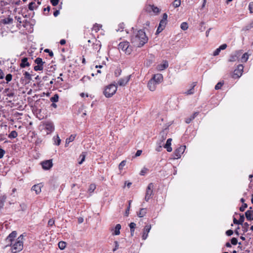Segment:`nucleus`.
Masks as SVG:
<instances>
[{"mask_svg": "<svg viewBox=\"0 0 253 253\" xmlns=\"http://www.w3.org/2000/svg\"><path fill=\"white\" fill-rule=\"evenodd\" d=\"M44 52H47L48 53H49V55L50 56V57H52L53 56V53L52 51H50L49 49H45L44 50Z\"/></svg>", "mask_w": 253, "mask_h": 253, "instance_id": "nucleus-58", "label": "nucleus"}, {"mask_svg": "<svg viewBox=\"0 0 253 253\" xmlns=\"http://www.w3.org/2000/svg\"><path fill=\"white\" fill-rule=\"evenodd\" d=\"M126 164V161L124 160L121 162V163L119 165V169L121 170L123 169L124 167Z\"/></svg>", "mask_w": 253, "mask_h": 253, "instance_id": "nucleus-42", "label": "nucleus"}, {"mask_svg": "<svg viewBox=\"0 0 253 253\" xmlns=\"http://www.w3.org/2000/svg\"><path fill=\"white\" fill-rule=\"evenodd\" d=\"M253 28V20L248 25L245 26L244 28H243L242 31H249L252 28Z\"/></svg>", "mask_w": 253, "mask_h": 253, "instance_id": "nucleus-26", "label": "nucleus"}, {"mask_svg": "<svg viewBox=\"0 0 253 253\" xmlns=\"http://www.w3.org/2000/svg\"><path fill=\"white\" fill-rule=\"evenodd\" d=\"M158 84L154 81V80H150L148 82L147 86L150 90L154 91L156 90L157 86Z\"/></svg>", "mask_w": 253, "mask_h": 253, "instance_id": "nucleus-14", "label": "nucleus"}, {"mask_svg": "<svg viewBox=\"0 0 253 253\" xmlns=\"http://www.w3.org/2000/svg\"><path fill=\"white\" fill-rule=\"evenodd\" d=\"M147 212V209L145 208H142L139 211L137 212V215L139 217H144Z\"/></svg>", "mask_w": 253, "mask_h": 253, "instance_id": "nucleus-22", "label": "nucleus"}, {"mask_svg": "<svg viewBox=\"0 0 253 253\" xmlns=\"http://www.w3.org/2000/svg\"><path fill=\"white\" fill-rule=\"evenodd\" d=\"M223 85V83H221V82H219L215 86V89L216 90H217V89H219L221 88V87L222 86V85Z\"/></svg>", "mask_w": 253, "mask_h": 253, "instance_id": "nucleus-50", "label": "nucleus"}, {"mask_svg": "<svg viewBox=\"0 0 253 253\" xmlns=\"http://www.w3.org/2000/svg\"><path fill=\"white\" fill-rule=\"evenodd\" d=\"M227 45L225 43H224V44H222V45H221L219 47L220 48V49L221 50H224L226 48Z\"/></svg>", "mask_w": 253, "mask_h": 253, "instance_id": "nucleus-63", "label": "nucleus"}, {"mask_svg": "<svg viewBox=\"0 0 253 253\" xmlns=\"http://www.w3.org/2000/svg\"><path fill=\"white\" fill-rule=\"evenodd\" d=\"M231 243L233 245H236L238 243L237 239L236 238H232L231 240Z\"/></svg>", "mask_w": 253, "mask_h": 253, "instance_id": "nucleus-49", "label": "nucleus"}, {"mask_svg": "<svg viewBox=\"0 0 253 253\" xmlns=\"http://www.w3.org/2000/svg\"><path fill=\"white\" fill-rule=\"evenodd\" d=\"M221 51V49H220L219 47L217 48L213 53V55L215 56H217L218 55L220 52Z\"/></svg>", "mask_w": 253, "mask_h": 253, "instance_id": "nucleus-46", "label": "nucleus"}, {"mask_svg": "<svg viewBox=\"0 0 253 253\" xmlns=\"http://www.w3.org/2000/svg\"><path fill=\"white\" fill-rule=\"evenodd\" d=\"M86 156V153L84 152H83L81 155L80 156V158H81L80 161L79 162V164L81 165L85 160V158Z\"/></svg>", "mask_w": 253, "mask_h": 253, "instance_id": "nucleus-31", "label": "nucleus"}, {"mask_svg": "<svg viewBox=\"0 0 253 253\" xmlns=\"http://www.w3.org/2000/svg\"><path fill=\"white\" fill-rule=\"evenodd\" d=\"M31 190L35 191L36 194H38L41 192V187L39 184L34 185Z\"/></svg>", "mask_w": 253, "mask_h": 253, "instance_id": "nucleus-21", "label": "nucleus"}, {"mask_svg": "<svg viewBox=\"0 0 253 253\" xmlns=\"http://www.w3.org/2000/svg\"><path fill=\"white\" fill-rule=\"evenodd\" d=\"M248 205L247 204L244 203L242 206L240 208V211H244L246 208H247Z\"/></svg>", "mask_w": 253, "mask_h": 253, "instance_id": "nucleus-47", "label": "nucleus"}, {"mask_svg": "<svg viewBox=\"0 0 253 253\" xmlns=\"http://www.w3.org/2000/svg\"><path fill=\"white\" fill-rule=\"evenodd\" d=\"M152 11L156 13H158L160 12L159 9L157 7H155L154 5H150Z\"/></svg>", "mask_w": 253, "mask_h": 253, "instance_id": "nucleus-41", "label": "nucleus"}, {"mask_svg": "<svg viewBox=\"0 0 253 253\" xmlns=\"http://www.w3.org/2000/svg\"><path fill=\"white\" fill-rule=\"evenodd\" d=\"M50 2L53 6H56L59 2V0H50Z\"/></svg>", "mask_w": 253, "mask_h": 253, "instance_id": "nucleus-53", "label": "nucleus"}, {"mask_svg": "<svg viewBox=\"0 0 253 253\" xmlns=\"http://www.w3.org/2000/svg\"><path fill=\"white\" fill-rule=\"evenodd\" d=\"M186 147L185 146H181L177 148L174 151L173 156L174 159H177L180 158L181 155L183 153L185 150Z\"/></svg>", "mask_w": 253, "mask_h": 253, "instance_id": "nucleus-7", "label": "nucleus"}, {"mask_svg": "<svg viewBox=\"0 0 253 253\" xmlns=\"http://www.w3.org/2000/svg\"><path fill=\"white\" fill-rule=\"evenodd\" d=\"M30 65V63L28 62V58L24 57L22 59L21 62L20 64V67L23 68L26 67H29Z\"/></svg>", "mask_w": 253, "mask_h": 253, "instance_id": "nucleus-20", "label": "nucleus"}, {"mask_svg": "<svg viewBox=\"0 0 253 253\" xmlns=\"http://www.w3.org/2000/svg\"><path fill=\"white\" fill-rule=\"evenodd\" d=\"M196 82H194L193 83V85L191 88L186 91L184 93L187 95H191L194 93V87L196 85Z\"/></svg>", "mask_w": 253, "mask_h": 253, "instance_id": "nucleus-25", "label": "nucleus"}, {"mask_svg": "<svg viewBox=\"0 0 253 253\" xmlns=\"http://www.w3.org/2000/svg\"><path fill=\"white\" fill-rule=\"evenodd\" d=\"M75 135H71L69 137L67 138L66 140L65 146H67V145L70 143L74 140L75 138Z\"/></svg>", "mask_w": 253, "mask_h": 253, "instance_id": "nucleus-27", "label": "nucleus"}, {"mask_svg": "<svg viewBox=\"0 0 253 253\" xmlns=\"http://www.w3.org/2000/svg\"><path fill=\"white\" fill-rule=\"evenodd\" d=\"M96 189V185L94 184H91L88 188V192L92 193Z\"/></svg>", "mask_w": 253, "mask_h": 253, "instance_id": "nucleus-38", "label": "nucleus"}, {"mask_svg": "<svg viewBox=\"0 0 253 253\" xmlns=\"http://www.w3.org/2000/svg\"><path fill=\"white\" fill-rule=\"evenodd\" d=\"M193 119H194L193 118V117L191 116L190 117L186 119L185 122L187 124H189Z\"/></svg>", "mask_w": 253, "mask_h": 253, "instance_id": "nucleus-57", "label": "nucleus"}, {"mask_svg": "<svg viewBox=\"0 0 253 253\" xmlns=\"http://www.w3.org/2000/svg\"><path fill=\"white\" fill-rule=\"evenodd\" d=\"M168 15L167 13H164L163 15V18L162 20H165L167 21Z\"/></svg>", "mask_w": 253, "mask_h": 253, "instance_id": "nucleus-64", "label": "nucleus"}, {"mask_svg": "<svg viewBox=\"0 0 253 253\" xmlns=\"http://www.w3.org/2000/svg\"><path fill=\"white\" fill-rule=\"evenodd\" d=\"M23 235H21L16 241L11 244H7L6 247L11 246L12 253H17L22 250L23 248Z\"/></svg>", "mask_w": 253, "mask_h": 253, "instance_id": "nucleus-2", "label": "nucleus"}, {"mask_svg": "<svg viewBox=\"0 0 253 253\" xmlns=\"http://www.w3.org/2000/svg\"><path fill=\"white\" fill-rule=\"evenodd\" d=\"M233 234V231L232 230H228L226 232V234L228 236H231Z\"/></svg>", "mask_w": 253, "mask_h": 253, "instance_id": "nucleus-62", "label": "nucleus"}, {"mask_svg": "<svg viewBox=\"0 0 253 253\" xmlns=\"http://www.w3.org/2000/svg\"><path fill=\"white\" fill-rule=\"evenodd\" d=\"M241 54L240 51H236L234 54L230 55L228 61L229 62H234L236 61Z\"/></svg>", "mask_w": 253, "mask_h": 253, "instance_id": "nucleus-16", "label": "nucleus"}, {"mask_svg": "<svg viewBox=\"0 0 253 253\" xmlns=\"http://www.w3.org/2000/svg\"><path fill=\"white\" fill-rule=\"evenodd\" d=\"M24 76L25 78L27 80L31 79V75L28 72H25V73H24Z\"/></svg>", "mask_w": 253, "mask_h": 253, "instance_id": "nucleus-44", "label": "nucleus"}, {"mask_svg": "<svg viewBox=\"0 0 253 253\" xmlns=\"http://www.w3.org/2000/svg\"><path fill=\"white\" fill-rule=\"evenodd\" d=\"M44 128L47 130V134H49L54 130V126L52 123L50 122H46L44 124Z\"/></svg>", "mask_w": 253, "mask_h": 253, "instance_id": "nucleus-10", "label": "nucleus"}, {"mask_svg": "<svg viewBox=\"0 0 253 253\" xmlns=\"http://www.w3.org/2000/svg\"><path fill=\"white\" fill-rule=\"evenodd\" d=\"M163 77L161 74H157L154 75L153 77L151 80H154V81H156L158 84H160L163 81Z\"/></svg>", "mask_w": 253, "mask_h": 253, "instance_id": "nucleus-18", "label": "nucleus"}, {"mask_svg": "<svg viewBox=\"0 0 253 253\" xmlns=\"http://www.w3.org/2000/svg\"><path fill=\"white\" fill-rule=\"evenodd\" d=\"M5 151L2 149L0 148V159L3 157Z\"/></svg>", "mask_w": 253, "mask_h": 253, "instance_id": "nucleus-59", "label": "nucleus"}, {"mask_svg": "<svg viewBox=\"0 0 253 253\" xmlns=\"http://www.w3.org/2000/svg\"><path fill=\"white\" fill-rule=\"evenodd\" d=\"M55 144L58 146L60 145L61 142V139H60L58 135H57L55 137H54Z\"/></svg>", "mask_w": 253, "mask_h": 253, "instance_id": "nucleus-36", "label": "nucleus"}, {"mask_svg": "<svg viewBox=\"0 0 253 253\" xmlns=\"http://www.w3.org/2000/svg\"><path fill=\"white\" fill-rule=\"evenodd\" d=\"M13 22V19L11 17H8L3 19L2 22L4 24H9L12 23Z\"/></svg>", "mask_w": 253, "mask_h": 253, "instance_id": "nucleus-28", "label": "nucleus"}, {"mask_svg": "<svg viewBox=\"0 0 253 253\" xmlns=\"http://www.w3.org/2000/svg\"><path fill=\"white\" fill-rule=\"evenodd\" d=\"M148 169L147 168H144L142 169L140 171V175H144L147 172Z\"/></svg>", "mask_w": 253, "mask_h": 253, "instance_id": "nucleus-54", "label": "nucleus"}, {"mask_svg": "<svg viewBox=\"0 0 253 253\" xmlns=\"http://www.w3.org/2000/svg\"><path fill=\"white\" fill-rule=\"evenodd\" d=\"M158 144L159 145L158 147H157V148L156 149V151H157L158 152H160L161 151V149H162V143L160 142H158Z\"/></svg>", "mask_w": 253, "mask_h": 253, "instance_id": "nucleus-55", "label": "nucleus"}, {"mask_svg": "<svg viewBox=\"0 0 253 253\" xmlns=\"http://www.w3.org/2000/svg\"><path fill=\"white\" fill-rule=\"evenodd\" d=\"M54 224V220L53 219H50L48 222L49 226H52Z\"/></svg>", "mask_w": 253, "mask_h": 253, "instance_id": "nucleus-61", "label": "nucleus"}, {"mask_svg": "<svg viewBox=\"0 0 253 253\" xmlns=\"http://www.w3.org/2000/svg\"><path fill=\"white\" fill-rule=\"evenodd\" d=\"M169 66V63L167 61L165 60L163 62L162 64H160L157 65V69L158 71H163L167 69Z\"/></svg>", "mask_w": 253, "mask_h": 253, "instance_id": "nucleus-17", "label": "nucleus"}, {"mask_svg": "<svg viewBox=\"0 0 253 253\" xmlns=\"http://www.w3.org/2000/svg\"><path fill=\"white\" fill-rule=\"evenodd\" d=\"M35 63L37 64L34 68L35 71H42L43 70V65L45 63L44 62L42 61V59L40 57L37 58L35 61Z\"/></svg>", "mask_w": 253, "mask_h": 253, "instance_id": "nucleus-6", "label": "nucleus"}, {"mask_svg": "<svg viewBox=\"0 0 253 253\" xmlns=\"http://www.w3.org/2000/svg\"><path fill=\"white\" fill-rule=\"evenodd\" d=\"M130 78V75L125 77L123 78L120 79L118 81V85L119 86H125L128 82Z\"/></svg>", "mask_w": 253, "mask_h": 253, "instance_id": "nucleus-11", "label": "nucleus"}, {"mask_svg": "<svg viewBox=\"0 0 253 253\" xmlns=\"http://www.w3.org/2000/svg\"><path fill=\"white\" fill-rule=\"evenodd\" d=\"M114 243H115V248L113 249V252H115L116 251L117 249H118L119 248V243L118 241H115L114 242Z\"/></svg>", "mask_w": 253, "mask_h": 253, "instance_id": "nucleus-56", "label": "nucleus"}, {"mask_svg": "<svg viewBox=\"0 0 253 253\" xmlns=\"http://www.w3.org/2000/svg\"><path fill=\"white\" fill-rule=\"evenodd\" d=\"M244 219H245V217H244V214H240V218L239 219V224L240 225H243V223L244 221Z\"/></svg>", "mask_w": 253, "mask_h": 253, "instance_id": "nucleus-43", "label": "nucleus"}, {"mask_svg": "<svg viewBox=\"0 0 253 253\" xmlns=\"http://www.w3.org/2000/svg\"><path fill=\"white\" fill-rule=\"evenodd\" d=\"M18 136V133L15 130L12 131L8 135L10 138H15Z\"/></svg>", "mask_w": 253, "mask_h": 253, "instance_id": "nucleus-30", "label": "nucleus"}, {"mask_svg": "<svg viewBox=\"0 0 253 253\" xmlns=\"http://www.w3.org/2000/svg\"><path fill=\"white\" fill-rule=\"evenodd\" d=\"M249 58V55L247 53H245L241 57V61L242 62H246Z\"/></svg>", "mask_w": 253, "mask_h": 253, "instance_id": "nucleus-33", "label": "nucleus"}, {"mask_svg": "<svg viewBox=\"0 0 253 253\" xmlns=\"http://www.w3.org/2000/svg\"><path fill=\"white\" fill-rule=\"evenodd\" d=\"M17 233L16 231H12L6 238L5 241L7 244L12 243L15 241L14 239L16 237Z\"/></svg>", "mask_w": 253, "mask_h": 253, "instance_id": "nucleus-12", "label": "nucleus"}, {"mask_svg": "<svg viewBox=\"0 0 253 253\" xmlns=\"http://www.w3.org/2000/svg\"><path fill=\"white\" fill-rule=\"evenodd\" d=\"M167 21L165 20H161L160 22L159 26L156 31V34H158L161 33L166 27Z\"/></svg>", "mask_w": 253, "mask_h": 253, "instance_id": "nucleus-15", "label": "nucleus"}, {"mask_svg": "<svg viewBox=\"0 0 253 253\" xmlns=\"http://www.w3.org/2000/svg\"><path fill=\"white\" fill-rule=\"evenodd\" d=\"M172 141L171 138H169L167 139L166 144L164 146V148L167 149V150L169 152L172 151V148L171 147V142Z\"/></svg>", "mask_w": 253, "mask_h": 253, "instance_id": "nucleus-19", "label": "nucleus"}, {"mask_svg": "<svg viewBox=\"0 0 253 253\" xmlns=\"http://www.w3.org/2000/svg\"><path fill=\"white\" fill-rule=\"evenodd\" d=\"M249 226V224L247 222H245L243 225V228H244V231L247 232L248 231V227Z\"/></svg>", "mask_w": 253, "mask_h": 253, "instance_id": "nucleus-51", "label": "nucleus"}, {"mask_svg": "<svg viewBox=\"0 0 253 253\" xmlns=\"http://www.w3.org/2000/svg\"><path fill=\"white\" fill-rule=\"evenodd\" d=\"M101 27L102 26L101 25L97 24L96 23L93 25L92 30L94 31L95 32H97Z\"/></svg>", "mask_w": 253, "mask_h": 253, "instance_id": "nucleus-35", "label": "nucleus"}, {"mask_svg": "<svg viewBox=\"0 0 253 253\" xmlns=\"http://www.w3.org/2000/svg\"><path fill=\"white\" fill-rule=\"evenodd\" d=\"M36 5L35 2H31L29 3L28 8L30 10H33L35 8V5Z\"/></svg>", "mask_w": 253, "mask_h": 253, "instance_id": "nucleus-40", "label": "nucleus"}, {"mask_svg": "<svg viewBox=\"0 0 253 253\" xmlns=\"http://www.w3.org/2000/svg\"><path fill=\"white\" fill-rule=\"evenodd\" d=\"M161 135H162V139L160 140V142L163 143L166 138L167 133L163 131L161 132Z\"/></svg>", "mask_w": 253, "mask_h": 253, "instance_id": "nucleus-39", "label": "nucleus"}, {"mask_svg": "<svg viewBox=\"0 0 253 253\" xmlns=\"http://www.w3.org/2000/svg\"><path fill=\"white\" fill-rule=\"evenodd\" d=\"M181 4V0H174L172 3L174 7H178Z\"/></svg>", "mask_w": 253, "mask_h": 253, "instance_id": "nucleus-34", "label": "nucleus"}, {"mask_svg": "<svg viewBox=\"0 0 253 253\" xmlns=\"http://www.w3.org/2000/svg\"><path fill=\"white\" fill-rule=\"evenodd\" d=\"M129 43L127 41H123L119 44L118 49L125 52L126 53L129 54L131 49L129 48Z\"/></svg>", "mask_w": 253, "mask_h": 253, "instance_id": "nucleus-4", "label": "nucleus"}, {"mask_svg": "<svg viewBox=\"0 0 253 253\" xmlns=\"http://www.w3.org/2000/svg\"><path fill=\"white\" fill-rule=\"evenodd\" d=\"M253 213V211L252 210H248L245 212V215L248 220H252V215Z\"/></svg>", "mask_w": 253, "mask_h": 253, "instance_id": "nucleus-23", "label": "nucleus"}, {"mask_svg": "<svg viewBox=\"0 0 253 253\" xmlns=\"http://www.w3.org/2000/svg\"><path fill=\"white\" fill-rule=\"evenodd\" d=\"M121 70L120 69H117L115 70V76L116 77H118L120 75H121Z\"/></svg>", "mask_w": 253, "mask_h": 253, "instance_id": "nucleus-45", "label": "nucleus"}, {"mask_svg": "<svg viewBox=\"0 0 253 253\" xmlns=\"http://www.w3.org/2000/svg\"><path fill=\"white\" fill-rule=\"evenodd\" d=\"M129 226L130 227V229H134L136 226V224L134 222H131L129 224Z\"/></svg>", "mask_w": 253, "mask_h": 253, "instance_id": "nucleus-60", "label": "nucleus"}, {"mask_svg": "<svg viewBox=\"0 0 253 253\" xmlns=\"http://www.w3.org/2000/svg\"><path fill=\"white\" fill-rule=\"evenodd\" d=\"M5 80L7 82L11 81L12 80V75L10 74L7 75L5 77Z\"/></svg>", "mask_w": 253, "mask_h": 253, "instance_id": "nucleus-52", "label": "nucleus"}, {"mask_svg": "<svg viewBox=\"0 0 253 253\" xmlns=\"http://www.w3.org/2000/svg\"><path fill=\"white\" fill-rule=\"evenodd\" d=\"M148 37L143 30H139L133 33L131 37L132 43L136 47H142L148 42Z\"/></svg>", "mask_w": 253, "mask_h": 253, "instance_id": "nucleus-1", "label": "nucleus"}, {"mask_svg": "<svg viewBox=\"0 0 253 253\" xmlns=\"http://www.w3.org/2000/svg\"><path fill=\"white\" fill-rule=\"evenodd\" d=\"M42 168L45 170L49 169L53 166L52 160L43 161L41 163Z\"/></svg>", "mask_w": 253, "mask_h": 253, "instance_id": "nucleus-9", "label": "nucleus"}, {"mask_svg": "<svg viewBox=\"0 0 253 253\" xmlns=\"http://www.w3.org/2000/svg\"><path fill=\"white\" fill-rule=\"evenodd\" d=\"M58 95L57 94H55L52 97L50 98V100L52 102H57L58 101Z\"/></svg>", "mask_w": 253, "mask_h": 253, "instance_id": "nucleus-32", "label": "nucleus"}, {"mask_svg": "<svg viewBox=\"0 0 253 253\" xmlns=\"http://www.w3.org/2000/svg\"><path fill=\"white\" fill-rule=\"evenodd\" d=\"M180 28L183 30H186L188 28V24L186 22H182L181 24Z\"/></svg>", "mask_w": 253, "mask_h": 253, "instance_id": "nucleus-37", "label": "nucleus"}, {"mask_svg": "<svg viewBox=\"0 0 253 253\" xmlns=\"http://www.w3.org/2000/svg\"><path fill=\"white\" fill-rule=\"evenodd\" d=\"M243 69L244 67L242 65H239L237 66V68L235 69L234 71L233 78H238L240 77L242 75Z\"/></svg>", "mask_w": 253, "mask_h": 253, "instance_id": "nucleus-8", "label": "nucleus"}, {"mask_svg": "<svg viewBox=\"0 0 253 253\" xmlns=\"http://www.w3.org/2000/svg\"><path fill=\"white\" fill-rule=\"evenodd\" d=\"M249 9L250 11V13H253V2H251L249 3Z\"/></svg>", "mask_w": 253, "mask_h": 253, "instance_id": "nucleus-48", "label": "nucleus"}, {"mask_svg": "<svg viewBox=\"0 0 253 253\" xmlns=\"http://www.w3.org/2000/svg\"><path fill=\"white\" fill-rule=\"evenodd\" d=\"M151 228V225L147 224L145 226L142 235V238L143 240H145L147 239L148 235V233L150 232Z\"/></svg>", "mask_w": 253, "mask_h": 253, "instance_id": "nucleus-13", "label": "nucleus"}, {"mask_svg": "<svg viewBox=\"0 0 253 253\" xmlns=\"http://www.w3.org/2000/svg\"><path fill=\"white\" fill-rule=\"evenodd\" d=\"M58 247L61 250H64L66 246V242H64V241H60L58 243Z\"/></svg>", "mask_w": 253, "mask_h": 253, "instance_id": "nucleus-29", "label": "nucleus"}, {"mask_svg": "<svg viewBox=\"0 0 253 253\" xmlns=\"http://www.w3.org/2000/svg\"><path fill=\"white\" fill-rule=\"evenodd\" d=\"M154 188V185L152 183H150L148 184L146 191V194L145 196V200L148 202L153 195V189Z\"/></svg>", "mask_w": 253, "mask_h": 253, "instance_id": "nucleus-5", "label": "nucleus"}, {"mask_svg": "<svg viewBox=\"0 0 253 253\" xmlns=\"http://www.w3.org/2000/svg\"><path fill=\"white\" fill-rule=\"evenodd\" d=\"M121 228V225L120 224H117L114 229V232L113 233V235H118L120 234V229Z\"/></svg>", "mask_w": 253, "mask_h": 253, "instance_id": "nucleus-24", "label": "nucleus"}, {"mask_svg": "<svg viewBox=\"0 0 253 253\" xmlns=\"http://www.w3.org/2000/svg\"><path fill=\"white\" fill-rule=\"evenodd\" d=\"M117 89V87L115 84H110L107 86L104 91V94L106 97H110L114 95Z\"/></svg>", "mask_w": 253, "mask_h": 253, "instance_id": "nucleus-3", "label": "nucleus"}]
</instances>
